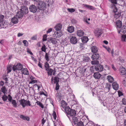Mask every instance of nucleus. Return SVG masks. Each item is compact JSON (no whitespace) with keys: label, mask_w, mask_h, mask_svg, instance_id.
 I'll list each match as a JSON object with an SVG mask.
<instances>
[{"label":"nucleus","mask_w":126,"mask_h":126,"mask_svg":"<svg viewBox=\"0 0 126 126\" xmlns=\"http://www.w3.org/2000/svg\"><path fill=\"white\" fill-rule=\"evenodd\" d=\"M1 91L3 92L4 94H5L7 92V90L4 86H2L1 88Z\"/></svg>","instance_id":"nucleus-32"},{"label":"nucleus","mask_w":126,"mask_h":126,"mask_svg":"<svg viewBox=\"0 0 126 126\" xmlns=\"http://www.w3.org/2000/svg\"><path fill=\"white\" fill-rule=\"evenodd\" d=\"M4 27H5V24L3 23H0V28H4Z\"/></svg>","instance_id":"nucleus-54"},{"label":"nucleus","mask_w":126,"mask_h":126,"mask_svg":"<svg viewBox=\"0 0 126 126\" xmlns=\"http://www.w3.org/2000/svg\"><path fill=\"white\" fill-rule=\"evenodd\" d=\"M23 15L24 14L22 13L21 11H19L17 13L16 16L17 18H21L23 17Z\"/></svg>","instance_id":"nucleus-19"},{"label":"nucleus","mask_w":126,"mask_h":126,"mask_svg":"<svg viewBox=\"0 0 126 126\" xmlns=\"http://www.w3.org/2000/svg\"><path fill=\"white\" fill-rule=\"evenodd\" d=\"M7 96L8 99L9 101L10 102H11L12 101V97L10 94H9Z\"/></svg>","instance_id":"nucleus-51"},{"label":"nucleus","mask_w":126,"mask_h":126,"mask_svg":"<svg viewBox=\"0 0 126 126\" xmlns=\"http://www.w3.org/2000/svg\"><path fill=\"white\" fill-rule=\"evenodd\" d=\"M11 21L14 24L17 23L18 22L17 18L15 16L13 17L12 18Z\"/></svg>","instance_id":"nucleus-21"},{"label":"nucleus","mask_w":126,"mask_h":126,"mask_svg":"<svg viewBox=\"0 0 126 126\" xmlns=\"http://www.w3.org/2000/svg\"><path fill=\"white\" fill-rule=\"evenodd\" d=\"M123 83L124 85L125 86H126V78H125L124 79Z\"/></svg>","instance_id":"nucleus-56"},{"label":"nucleus","mask_w":126,"mask_h":126,"mask_svg":"<svg viewBox=\"0 0 126 126\" xmlns=\"http://www.w3.org/2000/svg\"><path fill=\"white\" fill-rule=\"evenodd\" d=\"M37 81L36 80H32L30 81L29 84H34L35 83L37 82Z\"/></svg>","instance_id":"nucleus-47"},{"label":"nucleus","mask_w":126,"mask_h":126,"mask_svg":"<svg viewBox=\"0 0 126 126\" xmlns=\"http://www.w3.org/2000/svg\"><path fill=\"white\" fill-rule=\"evenodd\" d=\"M4 84V83L3 81H1L0 82V86H2Z\"/></svg>","instance_id":"nucleus-63"},{"label":"nucleus","mask_w":126,"mask_h":126,"mask_svg":"<svg viewBox=\"0 0 126 126\" xmlns=\"http://www.w3.org/2000/svg\"><path fill=\"white\" fill-rule=\"evenodd\" d=\"M48 42L51 43L53 44H56L57 42V39L55 38H50L48 40Z\"/></svg>","instance_id":"nucleus-11"},{"label":"nucleus","mask_w":126,"mask_h":126,"mask_svg":"<svg viewBox=\"0 0 126 126\" xmlns=\"http://www.w3.org/2000/svg\"><path fill=\"white\" fill-rule=\"evenodd\" d=\"M46 4L44 2L41 1L37 4L38 8L40 10H43L45 8L46 6Z\"/></svg>","instance_id":"nucleus-5"},{"label":"nucleus","mask_w":126,"mask_h":126,"mask_svg":"<svg viewBox=\"0 0 126 126\" xmlns=\"http://www.w3.org/2000/svg\"><path fill=\"white\" fill-rule=\"evenodd\" d=\"M22 68V64L19 63L17 64L16 66H13V70L14 71H15L16 70H21Z\"/></svg>","instance_id":"nucleus-6"},{"label":"nucleus","mask_w":126,"mask_h":126,"mask_svg":"<svg viewBox=\"0 0 126 126\" xmlns=\"http://www.w3.org/2000/svg\"><path fill=\"white\" fill-rule=\"evenodd\" d=\"M100 57L99 54L96 52L94 53V54L92 56L91 58L93 61L91 62L92 64H96L99 63V62L98 60Z\"/></svg>","instance_id":"nucleus-2"},{"label":"nucleus","mask_w":126,"mask_h":126,"mask_svg":"<svg viewBox=\"0 0 126 126\" xmlns=\"http://www.w3.org/2000/svg\"><path fill=\"white\" fill-rule=\"evenodd\" d=\"M23 43L24 44L25 46H28V42L26 40H24L23 41Z\"/></svg>","instance_id":"nucleus-57"},{"label":"nucleus","mask_w":126,"mask_h":126,"mask_svg":"<svg viewBox=\"0 0 126 126\" xmlns=\"http://www.w3.org/2000/svg\"><path fill=\"white\" fill-rule=\"evenodd\" d=\"M2 99L4 101H6L8 99V96H7L5 94H4V95L2 97Z\"/></svg>","instance_id":"nucleus-42"},{"label":"nucleus","mask_w":126,"mask_h":126,"mask_svg":"<svg viewBox=\"0 0 126 126\" xmlns=\"http://www.w3.org/2000/svg\"><path fill=\"white\" fill-rule=\"evenodd\" d=\"M13 65H9L7 67V73H8L10 72L12 70V69H13Z\"/></svg>","instance_id":"nucleus-22"},{"label":"nucleus","mask_w":126,"mask_h":126,"mask_svg":"<svg viewBox=\"0 0 126 126\" xmlns=\"http://www.w3.org/2000/svg\"><path fill=\"white\" fill-rule=\"evenodd\" d=\"M126 35H122L121 36V40L123 42L126 41Z\"/></svg>","instance_id":"nucleus-43"},{"label":"nucleus","mask_w":126,"mask_h":126,"mask_svg":"<svg viewBox=\"0 0 126 126\" xmlns=\"http://www.w3.org/2000/svg\"><path fill=\"white\" fill-rule=\"evenodd\" d=\"M29 9L31 12L34 13L37 11V8L34 5H31L29 7Z\"/></svg>","instance_id":"nucleus-10"},{"label":"nucleus","mask_w":126,"mask_h":126,"mask_svg":"<svg viewBox=\"0 0 126 126\" xmlns=\"http://www.w3.org/2000/svg\"><path fill=\"white\" fill-rule=\"evenodd\" d=\"M116 26L118 28H121L122 27V22L120 20H117L116 21Z\"/></svg>","instance_id":"nucleus-16"},{"label":"nucleus","mask_w":126,"mask_h":126,"mask_svg":"<svg viewBox=\"0 0 126 126\" xmlns=\"http://www.w3.org/2000/svg\"><path fill=\"white\" fill-rule=\"evenodd\" d=\"M20 10L23 14H26L28 12V10L27 7L25 6H23L21 7Z\"/></svg>","instance_id":"nucleus-7"},{"label":"nucleus","mask_w":126,"mask_h":126,"mask_svg":"<svg viewBox=\"0 0 126 126\" xmlns=\"http://www.w3.org/2000/svg\"><path fill=\"white\" fill-rule=\"evenodd\" d=\"M47 36L46 35H44L43 37V41H45L47 40Z\"/></svg>","instance_id":"nucleus-59"},{"label":"nucleus","mask_w":126,"mask_h":126,"mask_svg":"<svg viewBox=\"0 0 126 126\" xmlns=\"http://www.w3.org/2000/svg\"><path fill=\"white\" fill-rule=\"evenodd\" d=\"M59 78L57 77H54V83H58L59 81Z\"/></svg>","instance_id":"nucleus-38"},{"label":"nucleus","mask_w":126,"mask_h":126,"mask_svg":"<svg viewBox=\"0 0 126 126\" xmlns=\"http://www.w3.org/2000/svg\"><path fill=\"white\" fill-rule=\"evenodd\" d=\"M72 122L76 126H84L83 122L81 121L78 122V120L77 118V120H74Z\"/></svg>","instance_id":"nucleus-9"},{"label":"nucleus","mask_w":126,"mask_h":126,"mask_svg":"<svg viewBox=\"0 0 126 126\" xmlns=\"http://www.w3.org/2000/svg\"><path fill=\"white\" fill-rule=\"evenodd\" d=\"M94 69L93 67H91L89 69L90 71V72L92 73L94 71Z\"/></svg>","instance_id":"nucleus-60"},{"label":"nucleus","mask_w":126,"mask_h":126,"mask_svg":"<svg viewBox=\"0 0 126 126\" xmlns=\"http://www.w3.org/2000/svg\"><path fill=\"white\" fill-rule=\"evenodd\" d=\"M55 96L57 99H60L61 97V93L57 92L55 95Z\"/></svg>","instance_id":"nucleus-40"},{"label":"nucleus","mask_w":126,"mask_h":126,"mask_svg":"<svg viewBox=\"0 0 126 126\" xmlns=\"http://www.w3.org/2000/svg\"><path fill=\"white\" fill-rule=\"evenodd\" d=\"M107 78L109 82L110 83L114 81V79L111 76H108Z\"/></svg>","instance_id":"nucleus-31"},{"label":"nucleus","mask_w":126,"mask_h":126,"mask_svg":"<svg viewBox=\"0 0 126 126\" xmlns=\"http://www.w3.org/2000/svg\"><path fill=\"white\" fill-rule=\"evenodd\" d=\"M41 121L42 123L43 124V125L46 122V120L44 119V118H43V119Z\"/></svg>","instance_id":"nucleus-62"},{"label":"nucleus","mask_w":126,"mask_h":126,"mask_svg":"<svg viewBox=\"0 0 126 126\" xmlns=\"http://www.w3.org/2000/svg\"><path fill=\"white\" fill-rule=\"evenodd\" d=\"M22 73L25 75H29V72L26 68L23 69L22 71Z\"/></svg>","instance_id":"nucleus-26"},{"label":"nucleus","mask_w":126,"mask_h":126,"mask_svg":"<svg viewBox=\"0 0 126 126\" xmlns=\"http://www.w3.org/2000/svg\"><path fill=\"white\" fill-rule=\"evenodd\" d=\"M111 7L112 8H113L114 9L113 10V11L114 13V14L115 13H117V9L116 7V6L114 4H111Z\"/></svg>","instance_id":"nucleus-29"},{"label":"nucleus","mask_w":126,"mask_h":126,"mask_svg":"<svg viewBox=\"0 0 126 126\" xmlns=\"http://www.w3.org/2000/svg\"><path fill=\"white\" fill-rule=\"evenodd\" d=\"M60 86L59 84L58 83H56V86L55 87V90H58L59 89Z\"/></svg>","instance_id":"nucleus-53"},{"label":"nucleus","mask_w":126,"mask_h":126,"mask_svg":"<svg viewBox=\"0 0 126 126\" xmlns=\"http://www.w3.org/2000/svg\"><path fill=\"white\" fill-rule=\"evenodd\" d=\"M121 16V14L120 13H115L114 14V18L117 19L119 17Z\"/></svg>","instance_id":"nucleus-36"},{"label":"nucleus","mask_w":126,"mask_h":126,"mask_svg":"<svg viewBox=\"0 0 126 126\" xmlns=\"http://www.w3.org/2000/svg\"><path fill=\"white\" fill-rule=\"evenodd\" d=\"M45 57L46 61H48L49 60V59L48 55L47 53H46Z\"/></svg>","instance_id":"nucleus-48"},{"label":"nucleus","mask_w":126,"mask_h":126,"mask_svg":"<svg viewBox=\"0 0 126 126\" xmlns=\"http://www.w3.org/2000/svg\"><path fill=\"white\" fill-rule=\"evenodd\" d=\"M84 6L91 10H94L95 9V8L93 6L86 4H85Z\"/></svg>","instance_id":"nucleus-33"},{"label":"nucleus","mask_w":126,"mask_h":126,"mask_svg":"<svg viewBox=\"0 0 126 126\" xmlns=\"http://www.w3.org/2000/svg\"><path fill=\"white\" fill-rule=\"evenodd\" d=\"M20 105H22L23 108H24L26 106H30L31 105L30 102L28 100H26L24 99L19 100Z\"/></svg>","instance_id":"nucleus-3"},{"label":"nucleus","mask_w":126,"mask_h":126,"mask_svg":"<svg viewBox=\"0 0 126 126\" xmlns=\"http://www.w3.org/2000/svg\"><path fill=\"white\" fill-rule=\"evenodd\" d=\"M44 66L46 70H47L50 68H49V64L47 62L45 63Z\"/></svg>","instance_id":"nucleus-37"},{"label":"nucleus","mask_w":126,"mask_h":126,"mask_svg":"<svg viewBox=\"0 0 126 126\" xmlns=\"http://www.w3.org/2000/svg\"><path fill=\"white\" fill-rule=\"evenodd\" d=\"M52 115L53 116L54 119H56V113L54 111L53 112V113L52 114Z\"/></svg>","instance_id":"nucleus-58"},{"label":"nucleus","mask_w":126,"mask_h":126,"mask_svg":"<svg viewBox=\"0 0 126 126\" xmlns=\"http://www.w3.org/2000/svg\"><path fill=\"white\" fill-rule=\"evenodd\" d=\"M85 113L83 111H80L78 113V115L79 117H83L84 116Z\"/></svg>","instance_id":"nucleus-39"},{"label":"nucleus","mask_w":126,"mask_h":126,"mask_svg":"<svg viewBox=\"0 0 126 126\" xmlns=\"http://www.w3.org/2000/svg\"><path fill=\"white\" fill-rule=\"evenodd\" d=\"M20 118L23 120H26L27 121H29V118L28 117L25 116L23 115H20Z\"/></svg>","instance_id":"nucleus-28"},{"label":"nucleus","mask_w":126,"mask_h":126,"mask_svg":"<svg viewBox=\"0 0 126 126\" xmlns=\"http://www.w3.org/2000/svg\"><path fill=\"white\" fill-rule=\"evenodd\" d=\"M123 104L125 105L126 104V99L125 98H123Z\"/></svg>","instance_id":"nucleus-61"},{"label":"nucleus","mask_w":126,"mask_h":126,"mask_svg":"<svg viewBox=\"0 0 126 126\" xmlns=\"http://www.w3.org/2000/svg\"><path fill=\"white\" fill-rule=\"evenodd\" d=\"M113 88L115 90H117L119 88V85L116 82H113L112 84Z\"/></svg>","instance_id":"nucleus-17"},{"label":"nucleus","mask_w":126,"mask_h":126,"mask_svg":"<svg viewBox=\"0 0 126 126\" xmlns=\"http://www.w3.org/2000/svg\"><path fill=\"white\" fill-rule=\"evenodd\" d=\"M54 28L56 31H60L62 28V25L60 24H58L56 25Z\"/></svg>","instance_id":"nucleus-18"},{"label":"nucleus","mask_w":126,"mask_h":126,"mask_svg":"<svg viewBox=\"0 0 126 126\" xmlns=\"http://www.w3.org/2000/svg\"><path fill=\"white\" fill-rule=\"evenodd\" d=\"M77 34L78 36L81 37L83 35L84 33L82 31L80 30L77 31Z\"/></svg>","instance_id":"nucleus-24"},{"label":"nucleus","mask_w":126,"mask_h":126,"mask_svg":"<svg viewBox=\"0 0 126 126\" xmlns=\"http://www.w3.org/2000/svg\"><path fill=\"white\" fill-rule=\"evenodd\" d=\"M94 77L96 79H98L101 77V75L98 72H96L94 73Z\"/></svg>","instance_id":"nucleus-20"},{"label":"nucleus","mask_w":126,"mask_h":126,"mask_svg":"<svg viewBox=\"0 0 126 126\" xmlns=\"http://www.w3.org/2000/svg\"><path fill=\"white\" fill-rule=\"evenodd\" d=\"M61 107L64 109V110L66 115L70 120L72 122L74 120H77V117H76V111L74 110L71 109L69 107L66 106L64 101L62 102Z\"/></svg>","instance_id":"nucleus-1"},{"label":"nucleus","mask_w":126,"mask_h":126,"mask_svg":"<svg viewBox=\"0 0 126 126\" xmlns=\"http://www.w3.org/2000/svg\"><path fill=\"white\" fill-rule=\"evenodd\" d=\"M123 126H126V119L124 120Z\"/></svg>","instance_id":"nucleus-64"},{"label":"nucleus","mask_w":126,"mask_h":126,"mask_svg":"<svg viewBox=\"0 0 126 126\" xmlns=\"http://www.w3.org/2000/svg\"><path fill=\"white\" fill-rule=\"evenodd\" d=\"M4 17V16L0 15V23H1L3 21Z\"/></svg>","instance_id":"nucleus-46"},{"label":"nucleus","mask_w":126,"mask_h":126,"mask_svg":"<svg viewBox=\"0 0 126 126\" xmlns=\"http://www.w3.org/2000/svg\"><path fill=\"white\" fill-rule=\"evenodd\" d=\"M94 33L95 36L98 37H99L102 34L101 30L98 29H97L95 30Z\"/></svg>","instance_id":"nucleus-15"},{"label":"nucleus","mask_w":126,"mask_h":126,"mask_svg":"<svg viewBox=\"0 0 126 126\" xmlns=\"http://www.w3.org/2000/svg\"><path fill=\"white\" fill-rule=\"evenodd\" d=\"M92 52L94 53L97 52L98 50L96 47L94 46L92 47L91 48Z\"/></svg>","instance_id":"nucleus-25"},{"label":"nucleus","mask_w":126,"mask_h":126,"mask_svg":"<svg viewBox=\"0 0 126 126\" xmlns=\"http://www.w3.org/2000/svg\"><path fill=\"white\" fill-rule=\"evenodd\" d=\"M63 35L62 33L60 31L55 32L54 34V37L56 38H59Z\"/></svg>","instance_id":"nucleus-12"},{"label":"nucleus","mask_w":126,"mask_h":126,"mask_svg":"<svg viewBox=\"0 0 126 126\" xmlns=\"http://www.w3.org/2000/svg\"><path fill=\"white\" fill-rule=\"evenodd\" d=\"M67 10L69 12H73L75 11V9L73 8H68Z\"/></svg>","instance_id":"nucleus-50"},{"label":"nucleus","mask_w":126,"mask_h":126,"mask_svg":"<svg viewBox=\"0 0 126 126\" xmlns=\"http://www.w3.org/2000/svg\"><path fill=\"white\" fill-rule=\"evenodd\" d=\"M46 46L45 45H44L42 47L41 49L42 51L45 52L46 51Z\"/></svg>","instance_id":"nucleus-45"},{"label":"nucleus","mask_w":126,"mask_h":126,"mask_svg":"<svg viewBox=\"0 0 126 126\" xmlns=\"http://www.w3.org/2000/svg\"><path fill=\"white\" fill-rule=\"evenodd\" d=\"M47 71V73L48 76H51L52 72L54 71L51 68H50Z\"/></svg>","instance_id":"nucleus-35"},{"label":"nucleus","mask_w":126,"mask_h":126,"mask_svg":"<svg viewBox=\"0 0 126 126\" xmlns=\"http://www.w3.org/2000/svg\"><path fill=\"white\" fill-rule=\"evenodd\" d=\"M88 68L84 69L83 67H79L77 69L78 74L80 75H83L84 72H86L87 70L88 71Z\"/></svg>","instance_id":"nucleus-4"},{"label":"nucleus","mask_w":126,"mask_h":126,"mask_svg":"<svg viewBox=\"0 0 126 126\" xmlns=\"http://www.w3.org/2000/svg\"><path fill=\"white\" fill-rule=\"evenodd\" d=\"M90 58L88 56H85L83 58V61L84 62H88L89 61Z\"/></svg>","instance_id":"nucleus-41"},{"label":"nucleus","mask_w":126,"mask_h":126,"mask_svg":"<svg viewBox=\"0 0 126 126\" xmlns=\"http://www.w3.org/2000/svg\"><path fill=\"white\" fill-rule=\"evenodd\" d=\"M81 40L83 43H85L88 41V37L87 36H83L81 38Z\"/></svg>","instance_id":"nucleus-23"},{"label":"nucleus","mask_w":126,"mask_h":126,"mask_svg":"<svg viewBox=\"0 0 126 126\" xmlns=\"http://www.w3.org/2000/svg\"><path fill=\"white\" fill-rule=\"evenodd\" d=\"M120 74L121 75H124L126 73V70L125 68L123 66L121 67L120 68Z\"/></svg>","instance_id":"nucleus-13"},{"label":"nucleus","mask_w":126,"mask_h":126,"mask_svg":"<svg viewBox=\"0 0 126 126\" xmlns=\"http://www.w3.org/2000/svg\"><path fill=\"white\" fill-rule=\"evenodd\" d=\"M109 0L112 4H116L117 3L116 0Z\"/></svg>","instance_id":"nucleus-52"},{"label":"nucleus","mask_w":126,"mask_h":126,"mask_svg":"<svg viewBox=\"0 0 126 126\" xmlns=\"http://www.w3.org/2000/svg\"><path fill=\"white\" fill-rule=\"evenodd\" d=\"M27 52L29 53L30 54L32 55H33V53L28 48H27Z\"/></svg>","instance_id":"nucleus-55"},{"label":"nucleus","mask_w":126,"mask_h":126,"mask_svg":"<svg viewBox=\"0 0 126 126\" xmlns=\"http://www.w3.org/2000/svg\"><path fill=\"white\" fill-rule=\"evenodd\" d=\"M36 103L37 105H39L42 108H44V106L42 104L40 103L39 101H37Z\"/></svg>","instance_id":"nucleus-44"},{"label":"nucleus","mask_w":126,"mask_h":126,"mask_svg":"<svg viewBox=\"0 0 126 126\" xmlns=\"http://www.w3.org/2000/svg\"><path fill=\"white\" fill-rule=\"evenodd\" d=\"M70 42L73 44H75L77 42L78 40L76 37H72L70 39Z\"/></svg>","instance_id":"nucleus-14"},{"label":"nucleus","mask_w":126,"mask_h":126,"mask_svg":"<svg viewBox=\"0 0 126 126\" xmlns=\"http://www.w3.org/2000/svg\"><path fill=\"white\" fill-rule=\"evenodd\" d=\"M110 87V84L107 83L106 84L105 86V88L108 92L109 91Z\"/></svg>","instance_id":"nucleus-34"},{"label":"nucleus","mask_w":126,"mask_h":126,"mask_svg":"<svg viewBox=\"0 0 126 126\" xmlns=\"http://www.w3.org/2000/svg\"><path fill=\"white\" fill-rule=\"evenodd\" d=\"M74 27L72 26H71L69 27L67 29V30L69 32L71 33L74 31Z\"/></svg>","instance_id":"nucleus-27"},{"label":"nucleus","mask_w":126,"mask_h":126,"mask_svg":"<svg viewBox=\"0 0 126 126\" xmlns=\"http://www.w3.org/2000/svg\"><path fill=\"white\" fill-rule=\"evenodd\" d=\"M13 105L14 107L16 108L17 106V104L16 102V101L15 100L12 99V101L11 102Z\"/></svg>","instance_id":"nucleus-30"},{"label":"nucleus","mask_w":126,"mask_h":126,"mask_svg":"<svg viewBox=\"0 0 126 126\" xmlns=\"http://www.w3.org/2000/svg\"><path fill=\"white\" fill-rule=\"evenodd\" d=\"M88 68V71H87V70L86 71V72H84V73L85 74H86V76H89L90 75V70H89V67L87 68Z\"/></svg>","instance_id":"nucleus-49"},{"label":"nucleus","mask_w":126,"mask_h":126,"mask_svg":"<svg viewBox=\"0 0 126 126\" xmlns=\"http://www.w3.org/2000/svg\"><path fill=\"white\" fill-rule=\"evenodd\" d=\"M98 64H96L95 66V69L96 71L100 72L102 71L103 69V66Z\"/></svg>","instance_id":"nucleus-8"}]
</instances>
